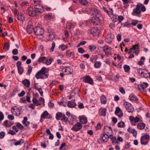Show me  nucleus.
<instances>
[{"label": "nucleus", "mask_w": 150, "mask_h": 150, "mask_svg": "<svg viewBox=\"0 0 150 150\" xmlns=\"http://www.w3.org/2000/svg\"><path fill=\"white\" fill-rule=\"evenodd\" d=\"M8 118L10 120H12L14 119V117L13 115H8Z\"/></svg>", "instance_id": "nucleus-61"}, {"label": "nucleus", "mask_w": 150, "mask_h": 150, "mask_svg": "<svg viewBox=\"0 0 150 150\" xmlns=\"http://www.w3.org/2000/svg\"><path fill=\"white\" fill-rule=\"evenodd\" d=\"M89 48V50L92 51H94L96 48L95 46L93 45H90Z\"/></svg>", "instance_id": "nucleus-52"}, {"label": "nucleus", "mask_w": 150, "mask_h": 150, "mask_svg": "<svg viewBox=\"0 0 150 150\" xmlns=\"http://www.w3.org/2000/svg\"><path fill=\"white\" fill-rule=\"evenodd\" d=\"M62 113L60 112H58L56 115V119L57 120H59V118L62 117Z\"/></svg>", "instance_id": "nucleus-44"}, {"label": "nucleus", "mask_w": 150, "mask_h": 150, "mask_svg": "<svg viewBox=\"0 0 150 150\" xmlns=\"http://www.w3.org/2000/svg\"><path fill=\"white\" fill-rule=\"evenodd\" d=\"M9 47L10 45L8 43H5L3 48L6 51H7L9 50Z\"/></svg>", "instance_id": "nucleus-34"}, {"label": "nucleus", "mask_w": 150, "mask_h": 150, "mask_svg": "<svg viewBox=\"0 0 150 150\" xmlns=\"http://www.w3.org/2000/svg\"><path fill=\"white\" fill-rule=\"evenodd\" d=\"M105 41L106 42H108V43L110 44L112 42V39H110V38H109V35H107L106 38L105 39Z\"/></svg>", "instance_id": "nucleus-42"}, {"label": "nucleus", "mask_w": 150, "mask_h": 150, "mask_svg": "<svg viewBox=\"0 0 150 150\" xmlns=\"http://www.w3.org/2000/svg\"><path fill=\"white\" fill-rule=\"evenodd\" d=\"M79 1L84 6H86L88 4V2L86 0H79Z\"/></svg>", "instance_id": "nucleus-39"}, {"label": "nucleus", "mask_w": 150, "mask_h": 150, "mask_svg": "<svg viewBox=\"0 0 150 150\" xmlns=\"http://www.w3.org/2000/svg\"><path fill=\"white\" fill-rule=\"evenodd\" d=\"M103 51L105 52V54L106 56L111 54L110 52L112 49L110 47H108L107 45H105V46L103 47Z\"/></svg>", "instance_id": "nucleus-11"}, {"label": "nucleus", "mask_w": 150, "mask_h": 150, "mask_svg": "<svg viewBox=\"0 0 150 150\" xmlns=\"http://www.w3.org/2000/svg\"><path fill=\"white\" fill-rule=\"evenodd\" d=\"M55 47V44L54 42H53L52 43V46L50 50V52H52L54 51V49Z\"/></svg>", "instance_id": "nucleus-46"}, {"label": "nucleus", "mask_w": 150, "mask_h": 150, "mask_svg": "<svg viewBox=\"0 0 150 150\" xmlns=\"http://www.w3.org/2000/svg\"><path fill=\"white\" fill-rule=\"evenodd\" d=\"M17 16V18L18 20L21 21L25 20V17L24 16V13L23 12L18 13Z\"/></svg>", "instance_id": "nucleus-16"}, {"label": "nucleus", "mask_w": 150, "mask_h": 150, "mask_svg": "<svg viewBox=\"0 0 150 150\" xmlns=\"http://www.w3.org/2000/svg\"><path fill=\"white\" fill-rule=\"evenodd\" d=\"M124 105L125 106L126 110L129 112H132L134 111V109L131 103L128 102H125L124 103Z\"/></svg>", "instance_id": "nucleus-5"}, {"label": "nucleus", "mask_w": 150, "mask_h": 150, "mask_svg": "<svg viewBox=\"0 0 150 150\" xmlns=\"http://www.w3.org/2000/svg\"><path fill=\"white\" fill-rule=\"evenodd\" d=\"M54 38V35L52 33H50L47 37V39L48 41H51Z\"/></svg>", "instance_id": "nucleus-30"}, {"label": "nucleus", "mask_w": 150, "mask_h": 150, "mask_svg": "<svg viewBox=\"0 0 150 150\" xmlns=\"http://www.w3.org/2000/svg\"><path fill=\"white\" fill-rule=\"evenodd\" d=\"M5 133L4 131H1L0 132V138H3L5 136Z\"/></svg>", "instance_id": "nucleus-55"}, {"label": "nucleus", "mask_w": 150, "mask_h": 150, "mask_svg": "<svg viewBox=\"0 0 150 150\" xmlns=\"http://www.w3.org/2000/svg\"><path fill=\"white\" fill-rule=\"evenodd\" d=\"M121 111H122L120 108L119 107H117L116 108V110L115 111V115H116V114H117V113L118 114L119 113V112H120Z\"/></svg>", "instance_id": "nucleus-53"}, {"label": "nucleus", "mask_w": 150, "mask_h": 150, "mask_svg": "<svg viewBox=\"0 0 150 150\" xmlns=\"http://www.w3.org/2000/svg\"><path fill=\"white\" fill-rule=\"evenodd\" d=\"M26 29L27 32L29 34L31 33L33 31H34L33 27L31 25H28L27 26Z\"/></svg>", "instance_id": "nucleus-18"}, {"label": "nucleus", "mask_w": 150, "mask_h": 150, "mask_svg": "<svg viewBox=\"0 0 150 150\" xmlns=\"http://www.w3.org/2000/svg\"><path fill=\"white\" fill-rule=\"evenodd\" d=\"M104 133H106L108 134V135L112 133V131L110 127L108 126H105L104 127L103 130Z\"/></svg>", "instance_id": "nucleus-15"}, {"label": "nucleus", "mask_w": 150, "mask_h": 150, "mask_svg": "<svg viewBox=\"0 0 150 150\" xmlns=\"http://www.w3.org/2000/svg\"><path fill=\"white\" fill-rule=\"evenodd\" d=\"M89 31L91 34L93 36H97L99 35L100 33V31L98 29L97 27H93L90 30H89Z\"/></svg>", "instance_id": "nucleus-6"}, {"label": "nucleus", "mask_w": 150, "mask_h": 150, "mask_svg": "<svg viewBox=\"0 0 150 150\" xmlns=\"http://www.w3.org/2000/svg\"><path fill=\"white\" fill-rule=\"evenodd\" d=\"M76 103L72 100L68 102V106L70 108H74L76 105Z\"/></svg>", "instance_id": "nucleus-19"}, {"label": "nucleus", "mask_w": 150, "mask_h": 150, "mask_svg": "<svg viewBox=\"0 0 150 150\" xmlns=\"http://www.w3.org/2000/svg\"><path fill=\"white\" fill-rule=\"evenodd\" d=\"M103 9L104 11L105 12H106L108 14H110V13H112V12H113V10H112V8H111L110 9V10L111 11V12H110V11H108L107 8H105V7H103Z\"/></svg>", "instance_id": "nucleus-49"}, {"label": "nucleus", "mask_w": 150, "mask_h": 150, "mask_svg": "<svg viewBox=\"0 0 150 150\" xmlns=\"http://www.w3.org/2000/svg\"><path fill=\"white\" fill-rule=\"evenodd\" d=\"M129 99L130 100L133 101H136L137 100V97L133 94H131L129 95Z\"/></svg>", "instance_id": "nucleus-20"}, {"label": "nucleus", "mask_w": 150, "mask_h": 150, "mask_svg": "<svg viewBox=\"0 0 150 150\" xmlns=\"http://www.w3.org/2000/svg\"><path fill=\"white\" fill-rule=\"evenodd\" d=\"M59 48L60 50L63 51L67 49L68 47H67L66 45H64V44H62L59 46Z\"/></svg>", "instance_id": "nucleus-26"}, {"label": "nucleus", "mask_w": 150, "mask_h": 150, "mask_svg": "<svg viewBox=\"0 0 150 150\" xmlns=\"http://www.w3.org/2000/svg\"><path fill=\"white\" fill-rule=\"evenodd\" d=\"M37 99L35 98H33V100L32 101L33 103L34 104H35V105L36 106V104H37L38 102Z\"/></svg>", "instance_id": "nucleus-64"}, {"label": "nucleus", "mask_w": 150, "mask_h": 150, "mask_svg": "<svg viewBox=\"0 0 150 150\" xmlns=\"http://www.w3.org/2000/svg\"><path fill=\"white\" fill-rule=\"evenodd\" d=\"M90 13L94 16H99L100 13L99 10L96 8H89Z\"/></svg>", "instance_id": "nucleus-8"}, {"label": "nucleus", "mask_w": 150, "mask_h": 150, "mask_svg": "<svg viewBox=\"0 0 150 150\" xmlns=\"http://www.w3.org/2000/svg\"><path fill=\"white\" fill-rule=\"evenodd\" d=\"M80 121L82 124H86L87 122V118L86 117H79Z\"/></svg>", "instance_id": "nucleus-22"}, {"label": "nucleus", "mask_w": 150, "mask_h": 150, "mask_svg": "<svg viewBox=\"0 0 150 150\" xmlns=\"http://www.w3.org/2000/svg\"><path fill=\"white\" fill-rule=\"evenodd\" d=\"M138 21L137 20H133L131 24L134 26H135L138 23Z\"/></svg>", "instance_id": "nucleus-51"}, {"label": "nucleus", "mask_w": 150, "mask_h": 150, "mask_svg": "<svg viewBox=\"0 0 150 150\" xmlns=\"http://www.w3.org/2000/svg\"><path fill=\"white\" fill-rule=\"evenodd\" d=\"M62 72L64 73L65 75H68L71 74L72 72V69L69 67H64L62 68Z\"/></svg>", "instance_id": "nucleus-13"}, {"label": "nucleus", "mask_w": 150, "mask_h": 150, "mask_svg": "<svg viewBox=\"0 0 150 150\" xmlns=\"http://www.w3.org/2000/svg\"><path fill=\"white\" fill-rule=\"evenodd\" d=\"M101 137L103 141L105 142H107L108 140V134L106 133H103L101 134Z\"/></svg>", "instance_id": "nucleus-17"}, {"label": "nucleus", "mask_w": 150, "mask_h": 150, "mask_svg": "<svg viewBox=\"0 0 150 150\" xmlns=\"http://www.w3.org/2000/svg\"><path fill=\"white\" fill-rule=\"evenodd\" d=\"M16 126L17 127L21 130L23 129L24 128L23 126L19 123H17Z\"/></svg>", "instance_id": "nucleus-47"}, {"label": "nucleus", "mask_w": 150, "mask_h": 150, "mask_svg": "<svg viewBox=\"0 0 150 150\" xmlns=\"http://www.w3.org/2000/svg\"><path fill=\"white\" fill-rule=\"evenodd\" d=\"M121 25H123L124 27L130 28L131 27V24L129 23L128 22H126L125 23H121Z\"/></svg>", "instance_id": "nucleus-37"}, {"label": "nucleus", "mask_w": 150, "mask_h": 150, "mask_svg": "<svg viewBox=\"0 0 150 150\" xmlns=\"http://www.w3.org/2000/svg\"><path fill=\"white\" fill-rule=\"evenodd\" d=\"M148 85V84L147 83L144 82L143 84H141L140 86L142 89L144 90L147 87Z\"/></svg>", "instance_id": "nucleus-36"}, {"label": "nucleus", "mask_w": 150, "mask_h": 150, "mask_svg": "<svg viewBox=\"0 0 150 150\" xmlns=\"http://www.w3.org/2000/svg\"><path fill=\"white\" fill-rule=\"evenodd\" d=\"M118 21L119 23H121L122 21L124 19V17L122 16H118Z\"/></svg>", "instance_id": "nucleus-63"}, {"label": "nucleus", "mask_w": 150, "mask_h": 150, "mask_svg": "<svg viewBox=\"0 0 150 150\" xmlns=\"http://www.w3.org/2000/svg\"><path fill=\"white\" fill-rule=\"evenodd\" d=\"M18 72L20 75H21L24 71V69L23 67H21L18 68Z\"/></svg>", "instance_id": "nucleus-38"}, {"label": "nucleus", "mask_w": 150, "mask_h": 150, "mask_svg": "<svg viewBox=\"0 0 150 150\" xmlns=\"http://www.w3.org/2000/svg\"><path fill=\"white\" fill-rule=\"evenodd\" d=\"M33 67L30 65L28 66V71L26 72V75H30L32 72Z\"/></svg>", "instance_id": "nucleus-33"}, {"label": "nucleus", "mask_w": 150, "mask_h": 150, "mask_svg": "<svg viewBox=\"0 0 150 150\" xmlns=\"http://www.w3.org/2000/svg\"><path fill=\"white\" fill-rule=\"evenodd\" d=\"M141 4L142 5L141 6L140 8L142 12H144L146 10V8L143 4Z\"/></svg>", "instance_id": "nucleus-59"}, {"label": "nucleus", "mask_w": 150, "mask_h": 150, "mask_svg": "<svg viewBox=\"0 0 150 150\" xmlns=\"http://www.w3.org/2000/svg\"><path fill=\"white\" fill-rule=\"evenodd\" d=\"M125 71L126 72H128L130 69V67L128 65H125L124 66Z\"/></svg>", "instance_id": "nucleus-40"}, {"label": "nucleus", "mask_w": 150, "mask_h": 150, "mask_svg": "<svg viewBox=\"0 0 150 150\" xmlns=\"http://www.w3.org/2000/svg\"><path fill=\"white\" fill-rule=\"evenodd\" d=\"M138 47V45H134L133 46V47L132 48H131L130 50L129 51V52L128 53L129 54L131 53H132V52L133 53H134V52H132V50H135V48L134 49V47Z\"/></svg>", "instance_id": "nucleus-50"}, {"label": "nucleus", "mask_w": 150, "mask_h": 150, "mask_svg": "<svg viewBox=\"0 0 150 150\" xmlns=\"http://www.w3.org/2000/svg\"><path fill=\"white\" fill-rule=\"evenodd\" d=\"M142 5L141 3H138L136 6V8L133 9V11L132 13V15L133 16H136L138 14H140L141 13L140 10L141 6Z\"/></svg>", "instance_id": "nucleus-2"}, {"label": "nucleus", "mask_w": 150, "mask_h": 150, "mask_svg": "<svg viewBox=\"0 0 150 150\" xmlns=\"http://www.w3.org/2000/svg\"><path fill=\"white\" fill-rule=\"evenodd\" d=\"M13 54L14 55H16L18 54V50L17 49H15L13 50L12 51Z\"/></svg>", "instance_id": "nucleus-60"}, {"label": "nucleus", "mask_w": 150, "mask_h": 150, "mask_svg": "<svg viewBox=\"0 0 150 150\" xmlns=\"http://www.w3.org/2000/svg\"><path fill=\"white\" fill-rule=\"evenodd\" d=\"M101 65V62L99 61H97L95 62L94 64V67L96 68L100 67Z\"/></svg>", "instance_id": "nucleus-35"}, {"label": "nucleus", "mask_w": 150, "mask_h": 150, "mask_svg": "<svg viewBox=\"0 0 150 150\" xmlns=\"http://www.w3.org/2000/svg\"><path fill=\"white\" fill-rule=\"evenodd\" d=\"M42 74H40L39 72H38L35 75V76L37 79H44V77L43 76Z\"/></svg>", "instance_id": "nucleus-23"}, {"label": "nucleus", "mask_w": 150, "mask_h": 150, "mask_svg": "<svg viewBox=\"0 0 150 150\" xmlns=\"http://www.w3.org/2000/svg\"><path fill=\"white\" fill-rule=\"evenodd\" d=\"M46 58V57H40L38 59V62L39 63L42 62L44 63Z\"/></svg>", "instance_id": "nucleus-27"}, {"label": "nucleus", "mask_w": 150, "mask_h": 150, "mask_svg": "<svg viewBox=\"0 0 150 150\" xmlns=\"http://www.w3.org/2000/svg\"><path fill=\"white\" fill-rule=\"evenodd\" d=\"M34 31L35 34L38 35H41L44 33V30L43 29L40 27L35 28Z\"/></svg>", "instance_id": "nucleus-3"}, {"label": "nucleus", "mask_w": 150, "mask_h": 150, "mask_svg": "<svg viewBox=\"0 0 150 150\" xmlns=\"http://www.w3.org/2000/svg\"><path fill=\"white\" fill-rule=\"evenodd\" d=\"M45 17L47 20H50L52 18V16L50 14H47Z\"/></svg>", "instance_id": "nucleus-62"}, {"label": "nucleus", "mask_w": 150, "mask_h": 150, "mask_svg": "<svg viewBox=\"0 0 150 150\" xmlns=\"http://www.w3.org/2000/svg\"><path fill=\"white\" fill-rule=\"evenodd\" d=\"M34 9L36 13H41L44 11L43 7L42 5L40 4H37L34 6Z\"/></svg>", "instance_id": "nucleus-4"}, {"label": "nucleus", "mask_w": 150, "mask_h": 150, "mask_svg": "<svg viewBox=\"0 0 150 150\" xmlns=\"http://www.w3.org/2000/svg\"><path fill=\"white\" fill-rule=\"evenodd\" d=\"M27 13L30 16L34 17L37 15L35 9L32 7H30L28 8Z\"/></svg>", "instance_id": "nucleus-10"}, {"label": "nucleus", "mask_w": 150, "mask_h": 150, "mask_svg": "<svg viewBox=\"0 0 150 150\" xmlns=\"http://www.w3.org/2000/svg\"><path fill=\"white\" fill-rule=\"evenodd\" d=\"M22 83L24 85L25 87L28 88L29 87L30 85V82L27 79H25L22 81Z\"/></svg>", "instance_id": "nucleus-21"}, {"label": "nucleus", "mask_w": 150, "mask_h": 150, "mask_svg": "<svg viewBox=\"0 0 150 150\" xmlns=\"http://www.w3.org/2000/svg\"><path fill=\"white\" fill-rule=\"evenodd\" d=\"M150 136L148 134L142 136L140 139L141 143L142 145L147 144L150 139Z\"/></svg>", "instance_id": "nucleus-1"}, {"label": "nucleus", "mask_w": 150, "mask_h": 150, "mask_svg": "<svg viewBox=\"0 0 150 150\" xmlns=\"http://www.w3.org/2000/svg\"><path fill=\"white\" fill-rule=\"evenodd\" d=\"M81 79H83V81L85 83H88L91 84H93V81L92 79L88 76H86Z\"/></svg>", "instance_id": "nucleus-9"}, {"label": "nucleus", "mask_w": 150, "mask_h": 150, "mask_svg": "<svg viewBox=\"0 0 150 150\" xmlns=\"http://www.w3.org/2000/svg\"><path fill=\"white\" fill-rule=\"evenodd\" d=\"M119 91L120 92L123 94H124L125 93V90L123 87L120 88Z\"/></svg>", "instance_id": "nucleus-58"}, {"label": "nucleus", "mask_w": 150, "mask_h": 150, "mask_svg": "<svg viewBox=\"0 0 150 150\" xmlns=\"http://www.w3.org/2000/svg\"><path fill=\"white\" fill-rule=\"evenodd\" d=\"M16 116H19V115L21 114V110H20V109L18 108H17L16 111Z\"/></svg>", "instance_id": "nucleus-54"}, {"label": "nucleus", "mask_w": 150, "mask_h": 150, "mask_svg": "<svg viewBox=\"0 0 150 150\" xmlns=\"http://www.w3.org/2000/svg\"><path fill=\"white\" fill-rule=\"evenodd\" d=\"M100 101L101 103L105 104L106 103V98L104 95H102L100 98Z\"/></svg>", "instance_id": "nucleus-28"}, {"label": "nucleus", "mask_w": 150, "mask_h": 150, "mask_svg": "<svg viewBox=\"0 0 150 150\" xmlns=\"http://www.w3.org/2000/svg\"><path fill=\"white\" fill-rule=\"evenodd\" d=\"M65 53L66 55L69 57L74 55V53L73 52H70L69 50H67Z\"/></svg>", "instance_id": "nucleus-25"}, {"label": "nucleus", "mask_w": 150, "mask_h": 150, "mask_svg": "<svg viewBox=\"0 0 150 150\" xmlns=\"http://www.w3.org/2000/svg\"><path fill=\"white\" fill-rule=\"evenodd\" d=\"M24 142V141L23 139H21L19 141H17V142L14 143V145L15 146H17L21 144V143H23Z\"/></svg>", "instance_id": "nucleus-41"}, {"label": "nucleus", "mask_w": 150, "mask_h": 150, "mask_svg": "<svg viewBox=\"0 0 150 150\" xmlns=\"http://www.w3.org/2000/svg\"><path fill=\"white\" fill-rule=\"evenodd\" d=\"M82 128L81 124L79 122H77L71 128V130L77 131L79 130Z\"/></svg>", "instance_id": "nucleus-12"}, {"label": "nucleus", "mask_w": 150, "mask_h": 150, "mask_svg": "<svg viewBox=\"0 0 150 150\" xmlns=\"http://www.w3.org/2000/svg\"><path fill=\"white\" fill-rule=\"evenodd\" d=\"M143 70V69L142 68H139L137 69L138 73L139 74H140L141 76H142V75L144 73Z\"/></svg>", "instance_id": "nucleus-43"}, {"label": "nucleus", "mask_w": 150, "mask_h": 150, "mask_svg": "<svg viewBox=\"0 0 150 150\" xmlns=\"http://www.w3.org/2000/svg\"><path fill=\"white\" fill-rule=\"evenodd\" d=\"M48 115V113L47 111H45L41 116V118H45Z\"/></svg>", "instance_id": "nucleus-29"}, {"label": "nucleus", "mask_w": 150, "mask_h": 150, "mask_svg": "<svg viewBox=\"0 0 150 150\" xmlns=\"http://www.w3.org/2000/svg\"><path fill=\"white\" fill-rule=\"evenodd\" d=\"M145 126V124L143 123H139L137 125L138 128L140 129H144Z\"/></svg>", "instance_id": "nucleus-24"}, {"label": "nucleus", "mask_w": 150, "mask_h": 150, "mask_svg": "<svg viewBox=\"0 0 150 150\" xmlns=\"http://www.w3.org/2000/svg\"><path fill=\"white\" fill-rule=\"evenodd\" d=\"M52 59L51 58L48 59V58H46L44 63L46 64L47 65H48L52 63Z\"/></svg>", "instance_id": "nucleus-32"}, {"label": "nucleus", "mask_w": 150, "mask_h": 150, "mask_svg": "<svg viewBox=\"0 0 150 150\" xmlns=\"http://www.w3.org/2000/svg\"><path fill=\"white\" fill-rule=\"evenodd\" d=\"M109 139L110 138L111 139L112 141L115 140L116 137L115 136L114 137L112 134H110L108 135Z\"/></svg>", "instance_id": "nucleus-45"}, {"label": "nucleus", "mask_w": 150, "mask_h": 150, "mask_svg": "<svg viewBox=\"0 0 150 150\" xmlns=\"http://www.w3.org/2000/svg\"><path fill=\"white\" fill-rule=\"evenodd\" d=\"M91 22L94 25H98L100 24V20L98 17H93L91 19Z\"/></svg>", "instance_id": "nucleus-7"}, {"label": "nucleus", "mask_w": 150, "mask_h": 150, "mask_svg": "<svg viewBox=\"0 0 150 150\" xmlns=\"http://www.w3.org/2000/svg\"><path fill=\"white\" fill-rule=\"evenodd\" d=\"M46 69V67H43L42 69L40 71H39V72L40 74L43 75V74H45V71Z\"/></svg>", "instance_id": "nucleus-48"}, {"label": "nucleus", "mask_w": 150, "mask_h": 150, "mask_svg": "<svg viewBox=\"0 0 150 150\" xmlns=\"http://www.w3.org/2000/svg\"><path fill=\"white\" fill-rule=\"evenodd\" d=\"M125 125V123L123 122H121L118 123V127H122Z\"/></svg>", "instance_id": "nucleus-56"}, {"label": "nucleus", "mask_w": 150, "mask_h": 150, "mask_svg": "<svg viewBox=\"0 0 150 150\" xmlns=\"http://www.w3.org/2000/svg\"><path fill=\"white\" fill-rule=\"evenodd\" d=\"M28 118L27 117H25L24 118L23 120V123L24 124L25 126H28L29 124V122H27Z\"/></svg>", "instance_id": "nucleus-31"}, {"label": "nucleus", "mask_w": 150, "mask_h": 150, "mask_svg": "<svg viewBox=\"0 0 150 150\" xmlns=\"http://www.w3.org/2000/svg\"><path fill=\"white\" fill-rule=\"evenodd\" d=\"M78 52L81 54H83L85 52V51L83 50L82 48L80 47L78 48Z\"/></svg>", "instance_id": "nucleus-57"}, {"label": "nucleus", "mask_w": 150, "mask_h": 150, "mask_svg": "<svg viewBox=\"0 0 150 150\" xmlns=\"http://www.w3.org/2000/svg\"><path fill=\"white\" fill-rule=\"evenodd\" d=\"M107 109L106 108H100L99 110V115L103 117H105L106 114Z\"/></svg>", "instance_id": "nucleus-14"}]
</instances>
